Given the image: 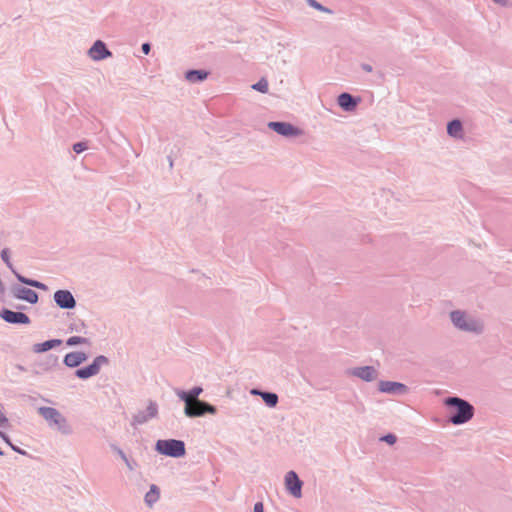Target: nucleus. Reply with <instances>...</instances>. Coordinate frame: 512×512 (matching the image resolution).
Returning <instances> with one entry per match:
<instances>
[{
	"mask_svg": "<svg viewBox=\"0 0 512 512\" xmlns=\"http://www.w3.org/2000/svg\"><path fill=\"white\" fill-rule=\"evenodd\" d=\"M449 319L453 327L463 333L480 336L485 332L484 319L467 310L455 309L449 312Z\"/></svg>",
	"mask_w": 512,
	"mask_h": 512,
	"instance_id": "f257e3e1",
	"label": "nucleus"
},
{
	"mask_svg": "<svg viewBox=\"0 0 512 512\" xmlns=\"http://www.w3.org/2000/svg\"><path fill=\"white\" fill-rule=\"evenodd\" d=\"M444 404L450 408L449 421L454 425H462L470 421L475 409L471 403L457 396L447 397Z\"/></svg>",
	"mask_w": 512,
	"mask_h": 512,
	"instance_id": "f03ea898",
	"label": "nucleus"
},
{
	"mask_svg": "<svg viewBox=\"0 0 512 512\" xmlns=\"http://www.w3.org/2000/svg\"><path fill=\"white\" fill-rule=\"evenodd\" d=\"M38 413L46 420L50 427H56L61 434L71 435L73 433V428L66 417L56 408L42 406L38 408Z\"/></svg>",
	"mask_w": 512,
	"mask_h": 512,
	"instance_id": "7ed1b4c3",
	"label": "nucleus"
},
{
	"mask_svg": "<svg viewBox=\"0 0 512 512\" xmlns=\"http://www.w3.org/2000/svg\"><path fill=\"white\" fill-rule=\"evenodd\" d=\"M155 450L165 456L172 458L183 457L186 453L185 443L176 439H160L156 442Z\"/></svg>",
	"mask_w": 512,
	"mask_h": 512,
	"instance_id": "20e7f679",
	"label": "nucleus"
},
{
	"mask_svg": "<svg viewBox=\"0 0 512 512\" xmlns=\"http://www.w3.org/2000/svg\"><path fill=\"white\" fill-rule=\"evenodd\" d=\"M183 412L188 418H197L206 414L215 415L217 408L204 400H194L190 404H185Z\"/></svg>",
	"mask_w": 512,
	"mask_h": 512,
	"instance_id": "39448f33",
	"label": "nucleus"
},
{
	"mask_svg": "<svg viewBox=\"0 0 512 512\" xmlns=\"http://www.w3.org/2000/svg\"><path fill=\"white\" fill-rule=\"evenodd\" d=\"M109 359L104 355L96 356L92 363L86 367L78 368L75 371V376L79 379L86 380L93 376H96L102 366L108 365Z\"/></svg>",
	"mask_w": 512,
	"mask_h": 512,
	"instance_id": "423d86ee",
	"label": "nucleus"
},
{
	"mask_svg": "<svg viewBox=\"0 0 512 512\" xmlns=\"http://www.w3.org/2000/svg\"><path fill=\"white\" fill-rule=\"evenodd\" d=\"M158 415V404L155 401L150 400L145 410H139L132 417L131 425L136 427L147 423L149 420L157 417Z\"/></svg>",
	"mask_w": 512,
	"mask_h": 512,
	"instance_id": "0eeeda50",
	"label": "nucleus"
},
{
	"mask_svg": "<svg viewBox=\"0 0 512 512\" xmlns=\"http://www.w3.org/2000/svg\"><path fill=\"white\" fill-rule=\"evenodd\" d=\"M268 128L277 134L288 138L298 137L303 134V131L300 128L289 122L272 121L268 123Z\"/></svg>",
	"mask_w": 512,
	"mask_h": 512,
	"instance_id": "6e6552de",
	"label": "nucleus"
},
{
	"mask_svg": "<svg viewBox=\"0 0 512 512\" xmlns=\"http://www.w3.org/2000/svg\"><path fill=\"white\" fill-rule=\"evenodd\" d=\"M53 299L56 305L65 310H71L76 307V300L69 290L60 289L54 293Z\"/></svg>",
	"mask_w": 512,
	"mask_h": 512,
	"instance_id": "1a4fd4ad",
	"label": "nucleus"
},
{
	"mask_svg": "<svg viewBox=\"0 0 512 512\" xmlns=\"http://www.w3.org/2000/svg\"><path fill=\"white\" fill-rule=\"evenodd\" d=\"M303 482L298 477L295 471H289L285 475V487L287 491L295 498L302 496Z\"/></svg>",
	"mask_w": 512,
	"mask_h": 512,
	"instance_id": "9d476101",
	"label": "nucleus"
},
{
	"mask_svg": "<svg viewBox=\"0 0 512 512\" xmlns=\"http://www.w3.org/2000/svg\"><path fill=\"white\" fill-rule=\"evenodd\" d=\"M88 56L94 61H101L112 56V52L107 48L102 40H96L88 50Z\"/></svg>",
	"mask_w": 512,
	"mask_h": 512,
	"instance_id": "9b49d317",
	"label": "nucleus"
},
{
	"mask_svg": "<svg viewBox=\"0 0 512 512\" xmlns=\"http://www.w3.org/2000/svg\"><path fill=\"white\" fill-rule=\"evenodd\" d=\"M347 374L371 382L377 378V371L373 366L354 367L347 370Z\"/></svg>",
	"mask_w": 512,
	"mask_h": 512,
	"instance_id": "f8f14e48",
	"label": "nucleus"
},
{
	"mask_svg": "<svg viewBox=\"0 0 512 512\" xmlns=\"http://www.w3.org/2000/svg\"><path fill=\"white\" fill-rule=\"evenodd\" d=\"M378 390L382 393L403 395L408 392V387L400 382L382 380L378 384Z\"/></svg>",
	"mask_w": 512,
	"mask_h": 512,
	"instance_id": "ddd939ff",
	"label": "nucleus"
},
{
	"mask_svg": "<svg viewBox=\"0 0 512 512\" xmlns=\"http://www.w3.org/2000/svg\"><path fill=\"white\" fill-rule=\"evenodd\" d=\"M0 317L10 324H24L27 325L30 323V318L23 312L12 311L9 309H2L0 312Z\"/></svg>",
	"mask_w": 512,
	"mask_h": 512,
	"instance_id": "4468645a",
	"label": "nucleus"
},
{
	"mask_svg": "<svg viewBox=\"0 0 512 512\" xmlns=\"http://www.w3.org/2000/svg\"><path fill=\"white\" fill-rule=\"evenodd\" d=\"M88 359V355L82 351L67 353L63 358V364L68 368H76Z\"/></svg>",
	"mask_w": 512,
	"mask_h": 512,
	"instance_id": "2eb2a0df",
	"label": "nucleus"
},
{
	"mask_svg": "<svg viewBox=\"0 0 512 512\" xmlns=\"http://www.w3.org/2000/svg\"><path fill=\"white\" fill-rule=\"evenodd\" d=\"M176 396L184 402V404H190L194 400H200L199 396L203 392V388L201 386H194L188 391L175 389Z\"/></svg>",
	"mask_w": 512,
	"mask_h": 512,
	"instance_id": "dca6fc26",
	"label": "nucleus"
},
{
	"mask_svg": "<svg viewBox=\"0 0 512 512\" xmlns=\"http://www.w3.org/2000/svg\"><path fill=\"white\" fill-rule=\"evenodd\" d=\"M360 102V98H356L350 93L343 92L337 98L338 105L346 112H352Z\"/></svg>",
	"mask_w": 512,
	"mask_h": 512,
	"instance_id": "f3484780",
	"label": "nucleus"
},
{
	"mask_svg": "<svg viewBox=\"0 0 512 512\" xmlns=\"http://www.w3.org/2000/svg\"><path fill=\"white\" fill-rule=\"evenodd\" d=\"M14 296L17 298V299H20V300H25L27 301L28 303L30 304H36L38 302V294L30 289V288H26V287H17L14 289Z\"/></svg>",
	"mask_w": 512,
	"mask_h": 512,
	"instance_id": "a211bd4d",
	"label": "nucleus"
},
{
	"mask_svg": "<svg viewBox=\"0 0 512 512\" xmlns=\"http://www.w3.org/2000/svg\"><path fill=\"white\" fill-rule=\"evenodd\" d=\"M447 134L455 139H462L464 136L462 122L459 119L449 121L447 124Z\"/></svg>",
	"mask_w": 512,
	"mask_h": 512,
	"instance_id": "6ab92c4d",
	"label": "nucleus"
},
{
	"mask_svg": "<svg viewBox=\"0 0 512 512\" xmlns=\"http://www.w3.org/2000/svg\"><path fill=\"white\" fill-rule=\"evenodd\" d=\"M209 72L206 70L191 69L185 72V79L190 83H200L207 79Z\"/></svg>",
	"mask_w": 512,
	"mask_h": 512,
	"instance_id": "aec40b11",
	"label": "nucleus"
},
{
	"mask_svg": "<svg viewBox=\"0 0 512 512\" xmlns=\"http://www.w3.org/2000/svg\"><path fill=\"white\" fill-rule=\"evenodd\" d=\"M62 344L61 339H50L42 343H36L33 345V352L44 353Z\"/></svg>",
	"mask_w": 512,
	"mask_h": 512,
	"instance_id": "412c9836",
	"label": "nucleus"
},
{
	"mask_svg": "<svg viewBox=\"0 0 512 512\" xmlns=\"http://www.w3.org/2000/svg\"><path fill=\"white\" fill-rule=\"evenodd\" d=\"M160 497V490L157 485L152 484L149 491L145 494L144 501L148 507H152Z\"/></svg>",
	"mask_w": 512,
	"mask_h": 512,
	"instance_id": "4be33fe9",
	"label": "nucleus"
},
{
	"mask_svg": "<svg viewBox=\"0 0 512 512\" xmlns=\"http://www.w3.org/2000/svg\"><path fill=\"white\" fill-rule=\"evenodd\" d=\"M16 279L25 285H28V286H31V287H34L37 289H41V290H47V286L44 283L39 282L37 280L30 279V278H26L21 274H16Z\"/></svg>",
	"mask_w": 512,
	"mask_h": 512,
	"instance_id": "5701e85b",
	"label": "nucleus"
},
{
	"mask_svg": "<svg viewBox=\"0 0 512 512\" xmlns=\"http://www.w3.org/2000/svg\"><path fill=\"white\" fill-rule=\"evenodd\" d=\"M261 398L265 404L271 408L275 407L279 401L278 395L274 392L264 391L263 394H261Z\"/></svg>",
	"mask_w": 512,
	"mask_h": 512,
	"instance_id": "b1692460",
	"label": "nucleus"
},
{
	"mask_svg": "<svg viewBox=\"0 0 512 512\" xmlns=\"http://www.w3.org/2000/svg\"><path fill=\"white\" fill-rule=\"evenodd\" d=\"M0 256H1L2 261L6 264V266L10 269V271L16 277V274H19V273L15 270V268H14V266H13L11 260H10V251H9V249L8 248L2 249Z\"/></svg>",
	"mask_w": 512,
	"mask_h": 512,
	"instance_id": "393cba45",
	"label": "nucleus"
},
{
	"mask_svg": "<svg viewBox=\"0 0 512 512\" xmlns=\"http://www.w3.org/2000/svg\"><path fill=\"white\" fill-rule=\"evenodd\" d=\"M306 3L313 9L319 11V12H322V13H326V14H333V10H331L330 8L322 5L321 3H319L318 1L316 0H305Z\"/></svg>",
	"mask_w": 512,
	"mask_h": 512,
	"instance_id": "a878e982",
	"label": "nucleus"
},
{
	"mask_svg": "<svg viewBox=\"0 0 512 512\" xmlns=\"http://www.w3.org/2000/svg\"><path fill=\"white\" fill-rule=\"evenodd\" d=\"M306 3L313 9L319 11V12H322V13H326V14H333V10H331L330 8L322 5L321 3H319L318 1L316 0H305Z\"/></svg>",
	"mask_w": 512,
	"mask_h": 512,
	"instance_id": "bb28decb",
	"label": "nucleus"
},
{
	"mask_svg": "<svg viewBox=\"0 0 512 512\" xmlns=\"http://www.w3.org/2000/svg\"><path fill=\"white\" fill-rule=\"evenodd\" d=\"M66 344L69 347H73V346H76L79 344L89 345L90 340L88 338L81 337V336H71L67 339Z\"/></svg>",
	"mask_w": 512,
	"mask_h": 512,
	"instance_id": "cd10ccee",
	"label": "nucleus"
},
{
	"mask_svg": "<svg viewBox=\"0 0 512 512\" xmlns=\"http://www.w3.org/2000/svg\"><path fill=\"white\" fill-rule=\"evenodd\" d=\"M253 90H256L260 93H267L269 90V84L266 78H261L257 83L253 84L252 86Z\"/></svg>",
	"mask_w": 512,
	"mask_h": 512,
	"instance_id": "c85d7f7f",
	"label": "nucleus"
},
{
	"mask_svg": "<svg viewBox=\"0 0 512 512\" xmlns=\"http://www.w3.org/2000/svg\"><path fill=\"white\" fill-rule=\"evenodd\" d=\"M0 437L3 439V441H4L7 445H9V446L11 447V449H12L13 451H15V452H17V453H19V454H21V455H26V454H27L25 450H22V449H21V448H19L18 446H15V445L11 442V440H10L9 436H8L6 433H4V432L0 431Z\"/></svg>",
	"mask_w": 512,
	"mask_h": 512,
	"instance_id": "c756f323",
	"label": "nucleus"
},
{
	"mask_svg": "<svg viewBox=\"0 0 512 512\" xmlns=\"http://www.w3.org/2000/svg\"><path fill=\"white\" fill-rule=\"evenodd\" d=\"M380 441L386 442L389 445H393L397 441L396 435L388 433L380 438Z\"/></svg>",
	"mask_w": 512,
	"mask_h": 512,
	"instance_id": "7c9ffc66",
	"label": "nucleus"
},
{
	"mask_svg": "<svg viewBox=\"0 0 512 512\" xmlns=\"http://www.w3.org/2000/svg\"><path fill=\"white\" fill-rule=\"evenodd\" d=\"M87 149V145L85 142H77L73 145V150L75 153L79 154Z\"/></svg>",
	"mask_w": 512,
	"mask_h": 512,
	"instance_id": "2f4dec72",
	"label": "nucleus"
},
{
	"mask_svg": "<svg viewBox=\"0 0 512 512\" xmlns=\"http://www.w3.org/2000/svg\"><path fill=\"white\" fill-rule=\"evenodd\" d=\"M47 362L50 365V367L58 366L59 364V358L56 355L50 354L47 356Z\"/></svg>",
	"mask_w": 512,
	"mask_h": 512,
	"instance_id": "473e14b6",
	"label": "nucleus"
},
{
	"mask_svg": "<svg viewBox=\"0 0 512 512\" xmlns=\"http://www.w3.org/2000/svg\"><path fill=\"white\" fill-rule=\"evenodd\" d=\"M113 451L123 460L125 461L126 459H128V457L126 456L125 452L118 446H115V445H112L111 446Z\"/></svg>",
	"mask_w": 512,
	"mask_h": 512,
	"instance_id": "72a5a7b5",
	"label": "nucleus"
},
{
	"mask_svg": "<svg viewBox=\"0 0 512 512\" xmlns=\"http://www.w3.org/2000/svg\"><path fill=\"white\" fill-rule=\"evenodd\" d=\"M124 463L126 464L127 468L129 469V471H134L136 468H137V463L135 460H131V459H126L124 461Z\"/></svg>",
	"mask_w": 512,
	"mask_h": 512,
	"instance_id": "f704fd0d",
	"label": "nucleus"
},
{
	"mask_svg": "<svg viewBox=\"0 0 512 512\" xmlns=\"http://www.w3.org/2000/svg\"><path fill=\"white\" fill-rule=\"evenodd\" d=\"M8 424V418L0 410V427H4Z\"/></svg>",
	"mask_w": 512,
	"mask_h": 512,
	"instance_id": "c9c22d12",
	"label": "nucleus"
},
{
	"mask_svg": "<svg viewBox=\"0 0 512 512\" xmlns=\"http://www.w3.org/2000/svg\"><path fill=\"white\" fill-rule=\"evenodd\" d=\"M498 5H501L503 7H509L511 5L510 0H492Z\"/></svg>",
	"mask_w": 512,
	"mask_h": 512,
	"instance_id": "e433bc0d",
	"label": "nucleus"
},
{
	"mask_svg": "<svg viewBox=\"0 0 512 512\" xmlns=\"http://www.w3.org/2000/svg\"><path fill=\"white\" fill-rule=\"evenodd\" d=\"M141 50L142 52L147 55L149 54L150 50H151V45L149 43H143L142 46H141Z\"/></svg>",
	"mask_w": 512,
	"mask_h": 512,
	"instance_id": "4c0bfd02",
	"label": "nucleus"
},
{
	"mask_svg": "<svg viewBox=\"0 0 512 512\" xmlns=\"http://www.w3.org/2000/svg\"><path fill=\"white\" fill-rule=\"evenodd\" d=\"M254 512H264V506L262 502L255 503Z\"/></svg>",
	"mask_w": 512,
	"mask_h": 512,
	"instance_id": "58836bf2",
	"label": "nucleus"
},
{
	"mask_svg": "<svg viewBox=\"0 0 512 512\" xmlns=\"http://www.w3.org/2000/svg\"><path fill=\"white\" fill-rule=\"evenodd\" d=\"M361 68L365 71V72H372L373 71V68L370 64H367V63H362L361 64Z\"/></svg>",
	"mask_w": 512,
	"mask_h": 512,
	"instance_id": "ea45409f",
	"label": "nucleus"
},
{
	"mask_svg": "<svg viewBox=\"0 0 512 512\" xmlns=\"http://www.w3.org/2000/svg\"><path fill=\"white\" fill-rule=\"evenodd\" d=\"M263 392H264V391H261V390H259V389H252V390L250 391V393H251L252 395H258V396H260V397H261V394H263Z\"/></svg>",
	"mask_w": 512,
	"mask_h": 512,
	"instance_id": "a19ab883",
	"label": "nucleus"
},
{
	"mask_svg": "<svg viewBox=\"0 0 512 512\" xmlns=\"http://www.w3.org/2000/svg\"><path fill=\"white\" fill-rule=\"evenodd\" d=\"M168 163H169L170 168H172L173 167V160H172L171 157H168Z\"/></svg>",
	"mask_w": 512,
	"mask_h": 512,
	"instance_id": "79ce46f5",
	"label": "nucleus"
},
{
	"mask_svg": "<svg viewBox=\"0 0 512 512\" xmlns=\"http://www.w3.org/2000/svg\"><path fill=\"white\" fill-rule=\"evenodd\" d=\"M72 330H75L76 332H79V327H76L75 329L71 328Z\"/></svg>",
	"mask_w": 512,
	"mask_h": 512,
	"instance_id": "37998d69",
	"label": "nucleus"
},
{
	"mask_svg": "<svg viewBox=\"0 0 512 512\" xmlns=\"http://www.w3.org/2000/svg\"><path fill=\"white\" fill-rule=\"evenodd\" d=\"M4 453L2 451V449L0 448V456H2Z\"/></svg>",
	"mask_w": 512,
	"mask_h": 512,
	"instance_id": "c03bdc74",
	"label": "nucleus"
}]
</instances>
